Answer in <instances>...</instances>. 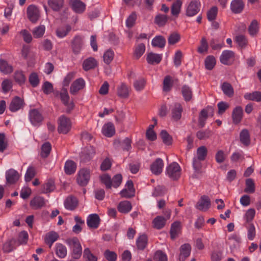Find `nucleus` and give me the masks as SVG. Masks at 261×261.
Instances as JSON below:
<instances>
[{"label": "nucleus", "mask_w": 261, "mask_h": 261, "mask_svg": "<svg viewBox=\"0 0 261 261\" xmlns=\"http://www.w3.org/2000/svg\"><path fill=\"white\" fill-rule=\"evenodd\" d=\"M66 243L72 249V256L74 259H79L82 253V248L79 240L76 237L68 239Z\"/></svg>", "instance_id": "f257e3e1"}, {"label": "nucleus", "mask_w": 261, "mask_h": 261, "mask_svg": "<svg viewBox=\"0 0 261 261\" xmlns=\"http://www.w3.org/2000/svg\"><path fill=\"white\" fill-rule=\"evenodd\" d=\"M166 173L170 178L177 180L181 175L180 167L176 162H173L167 167Z\"/></svg>", "instance_id": "f03ea898"}, {"label": "nucleus", "mask_w": 261, "mask_h": 261, "mask_svg": "<svg viewBox=\"0 0 261 261\" xmlns=\"http://www.w3.org/2000/svg\"><path fill=\"white\" fill-rule=\"evenodd\" d=\"M58 121V132L64 134L68 133L71 128V125L70 119L65 116L62 115L59 117Z\"/></svg>", "instance_id": "7ed1b4c3"}, {"label": "nucleus", "mask_w": 261, "mask_h": 261, "mask_svg": "<svg viewBox=\"0 0 261 261\" xmlns=\"http://www.w3.org/2000/svg\"><path fill=\"white\" fill-rule=\"evenodd\" d=\"M200 3L199 0H193L188 5L186 14L188 17H192L196 15L200 11Z\"/></svg>", "instance_id": "20e7f679"}, {"label": "nucleus", "mask_w": 261, "mask_h": 261, "mask_svg": "<svg viewBox=\"0 0 261 261\" xmlns=\"http://www.w3.org/2000/svg\"><path fill=\"white\" fill-rule=\"evenodd\" d=\"M171 118L175 121L179 120L181 118L183 108L179 103L176 102L170 107Z\"/></svg>", "instance_id": "39448f33"}, {"label": "nucleus", "mask_w": 261, "mask_h": 261, "mask_svg": "<svg viewBox=\"0 0 261 261\" xmlns=\"http://www.w3.org/2000/svg\"><path fill=\"white\" fill-rule=\"evenodd\" d=\"M29 19L32 23H36L40 18V12L38 8L34 5H30L27 10Z\"/></svg>", "instance_id": "423d86ee"}, {"label": "nucleus", "mask_w": 261, "mask_h": 261, "mask_svg": "<svg viewBox=\"0 0 261 261\" xmlns=\"http://www.w3.org/2000/svg\"><path fill=\"white\" fill-rule=\"evenodd\" d=\"M114 146L116 149H122L124 151H128L132 148V140L129 138H125L123 140L115 139L114 141Z\"/></svg>", "instance_id": "0eeeda50"}, {"label": "nucleus", "mask_w": 261, "mask_h": 261, "mask_svg": "<svg viewBox=\"0 0 261 261\" xmlns=\"http://www.w3.org/2000/svg\"><path fill=\"white\" fill-rule=\"evenodd\" d=\"M29 119L33 125H39L43 120V117L40 112L36 109L30 110Z\"/></svg>", "instance_id": "6e6552de"}, {"label": "nucleus", "mask_w": 261, "mask_h": 261, "mask_svg": "<svg viewBox=\"0 0 261 261\" xmlns=\"http://www.w3.org/2000/svg\"><path fill=\"white\" fill-rule=\"evenodd\" d=\"M211 204L210 198L206 195H203L197 202L195 207L199 211L205 212L209 209Z\"/></svg>", "instance_id": "1a4fd4ad"}, {"label": "nucleus", "mask_w": 261, "mask_h": 261, "mask_svg": "<svg viewBox=\"0 0 261 261\" xmlns=\"http://www.w3.org/2000/svg\"><path fill=\"white\" fill-rule=\"evenodd\" d=\"M60 97L62 102L67 107L66 112L70 113L73 109L74 105L73 102L69 103L70 97L66 89H62L60 93Z\"/></svg>", "instance_id": "9d476101"}, {"label": "nucleus", "mask_w": 261, "mask_h": 261, "mask_svg": "<svg viewBox=\"0 0 261 261\" xmlns=\"http://www.w3.org/2000/svg\"><path fill=\"white\" fill-rule=\"evenodd\" d=\"M167 213L168 214L166 216V218H165L163 216H159L153 219L152 224L154 228L157 229H161L165 226L167 220L170 218L171 211H168Z\"/></svg>", "instance_id": "9b49d317"}, {"label": "nucleus", "mask_w": 261, "mask_h": 261, "mask_svg": "<svg viewBox=\"0 0 261 261\" xmlns=\"http://www.w3.org/2000/svg\"><path fill=\"white\" fill-rule=\"evenodd\" d=\"M90 179V172L88 170L83 169L78 174L77 182L81 186H85L87 185Z\"/></svg>", "instance_id": "f8f14e48"}, {"label": "nucleus", "mask_w": 261, "mask_h": 261, "mask_svg": "<svg viewBox=\"0 0 261 261\" xmlns=\"http://www.w3.org/2000/svg\"><path fill=\"white\" fill-rule=\"evenodd\" d=\"M85 86V81L82 78H79L72 83L70 88V92L72 95H76Z\"/></svg>", "instance_id": "ddd939ff"}, {"label": "nucleus", "mask_w": 261, "mask_h": 261, "mask_svg": "<svg viewBox=\"0 0 261 261\" xmlns=\"http://www.w3.org/2000/svg\"><path fill=\"white\" fill-rule=\"evenodd\" d=\"M24 101L18 96H15L11 101L9 109L12 112H15L22 109L24 106Z\"/></svg>", "instance_id": "4468645a"}, {"label": "nucleus", "mask_w": 261, "mask_h": 261, "mask_svg": "<svg viewBox=\"0 0 261 261\" xmlns=\"http://www.w3.org/2000/svg\"><path fill=\"white\" fill-rule=\"evenodd\" d=\"M20 175L18 172L13 169H11L6 173L7 183L10 185L16 183L19 179Z\"/></svg>", "instance_id": "2eb2a0df"}, {"label": "nucleus", "mask_w": 261, "mask_h": 261, "mask_svg": "<svg viewBox=\"0 0 261 261\" xmlns=\"http://www.w3.org/2000/svg\"><path fill=\"white\" fill-rule=\"evenodd\" d=\"M211 111L214 112V109L211 107H207L205 109H202L199 116L198 126L202 128L204 127L205 121L208 117V113Z\"/></svg>", "instance_id": "dca6fc26"}, {"label": "nucleus", "mask_w": 261, "mask_h": 261, "mask_svg": "<svg viewBox=\"0 0 261 261\" xmlns=\"http://www.w3.org/2000/svg\"><path fill=\"white\" fill-rule=\"evenodd\" d=\"M164 167V162L161 158L156 159L150 165V170L155 175L160 174Z\"/></svg>", "instance_id": "f3484780"}, {"label": "nucleus", "mask_w": 261, "mask_h": 261, "mask_svg": "<svg viewBox=\"0 0 261 261\" xmlns=\"http://www.w3.org/2000/svg\"><path fill=\"white\" fill-rule=\"evenodd\" d=\"M70 4L74 12L78 14L83 13L86 9V4L81 0H70Z\"/></svg>", "instance_id": "a211bd4d"}, {"label": "nucleus", "mask_w": 261, "mask_h": 261, "mask_svg": "<svg viewBox=\"0 0 261 261\" xmlns=\"http://www.w3.org/2000/svg\"><path fill=\"white\" fill-rule=\"evenodd\" d=\"M46 200L41 196H36L30 201V206L33 210H38L45 206Z\"/></svg>", "instance_id": "6ab92c4d"}, {"label": "nucleus", "mask_w": 261, "mask_h": 261, "mask_svg": "<svg viewBox=\"0 0 261 261\" xmlns=\"http://www.w3.org/2000/svg\"><path fill=\"white\" fill-rule=\"evenodd\" d=\"M234 57V54L232 51L226 50L222 52L220 60L224 65H229L233 61Z\"/></svg>", "instance_id": "aec40b11"}, {"label": "nucleus", "mask_w": 261, "mask_h": 261, "mask_svg": "<svg viewBox=\"0 0 261 261\" xmlns=\"http://www.w3.org/2000/svg\"><path fill=\"white\" fill-rule=\"evenodd\" d=\"M100 221V218L97 214H91L87 218V225L91 228L96 229L99 226Z\"/></svg>", "instance_id": "412c9836"}, {"label": "nucleus", "mask_w": 261, "mask_h": 261, "mask_svg": "<svg viewBox=\"0 0 261 261\" xmlns=\"http://www.w3.org/2000/svg\"><path fill=\"white\" fill-rule=\"evenodd\" d=\"M83 44V41L82 37L76 36L74 37L71 42V47L75 54H78L80 52Z\"/></svg>", "instance_id": "4be33fe9"}, {"label": "nucleus", "mask_w": 261, "mask_h": 261, "mask_svg": "<svg viewBox=\"0 0 261 261\" xmlns=\"http://www.w3.org/2000/svg\"><path fill=\"white\" fill-rule=\"evenodd\" d=\"M64 204L66 209L73 211L77 206L78 200L75 197L70 195L66 198Z\"/></svg>", "instance_id": "5701e85b"}, {"label": "nucleus", "mask_w": 261, "mask_h": 261, "mask_svg": "<svg viewBox=\"0 0 261 261\" xmlns=\"http://www.w3.org/2000/svg\"><path fill=\"white\" fill-rule=\"evenodd\" d=\"M102 134L107 137H111L115 134V128L112 122H108L103 125L102 128Z\"/></svg>", "instance_id": "b1692460"}, {"label": "nucleus", "mask_w": 261, "mask_h": 261, "mask_svg": "<svg viewBox=\"0 0 261 261\" xmlns=\"http://www.w3.org/2000/svg\"><path fill=\"white\" fill-rule=\"evenodd\" d=\"M130 88L125 83L121 84L118 87L117 89V95L121 98H126L129 96Z\"/></svg>", "instance_id": "393cba45"}, {"label": "nucleus", "mask_w": 261, "mask_h": 261, "mask_svg": "<svg viewBox=\"0 0 261 261\" xmlns=\"http://www.w3.org/2000/svg\"><path fill=\"white\" fill-rule=\"evenodd\" d=\"M243 115V109L240 106L236 107L232 113V118L233 122L235 124L239 123L242 118Z\"/></svg>", "instance_id": "a878e982"}, {"label": "nucleus", "mask_w": 261, "mask_h": 261, "mask_svg": "<svg viewBox=\"0 0 261 261\" xmlns=\"http://www.w3.org/2000/svg\"><path fill=\"white\" fill-rule=\"evenodd\" d=\"M191 247L190 244H185L182 245L180 248V254L179 260L184 261L185 259L190 255Z\"/></svg>", "instance_id": "bb28decb"}, {"label": "nucleus", "mask_w": 261, "mask_h": 261, "mask_svg": "<svg viewBox=\"0 0 261 261\" xmlns=\"http://www.w3.org/2000/svg\"><path fill=\"white\" fill-rule=\"evenodd\" d=\"M64 0H48V6L56 12L60 11L64 7Z\"/></svg>", "instance_id": "cd10ccee"}, {"label": "nucleus", "mask_w": 261, "mask_h": 261, "mask_svg": "<svg viewBox=\"0 0 261 261\" xmlns=\"http://www.w3.org/2000/svg\"><path fill=\"white\" fill-rule=\"evenodd\" d=\"M13 71V66L8 62L4 60L0 59V71L5 74L11 73Z\"/></svg>", "instance_id": "c85d7f7f"}, {"label": "nucleus", "mask_w": 261, "mask_h": 261, "mask_svg": "<svg viewBox=\"0 0 261 261\" xmlns=\"http://www.w3.org/2000/svg\"><path fill=\"white\" fill-rule=\"evenodd\" d=\"M244 7V4L242 0H233L231 3V10L234 13L241 12Z\"/></svg>", "instance_id": "c756f323"}, {"label": "nucleus", "mask_w": 261, "mask_h": 261, "mask_svg": "<svg viewBox=\"0 0 261 261\" xmlns=\"http://www.w3.org/2000/svg\"><path fill=\"white\" fill-rule=\"evenodd\" d=\"M162 59V55L150 53L147 56L146 60L149 64L153 65L160 63Z\"/></svg>", "instance_id": "7c9ffc66"}, {"label": "nucleus", "mask_w": 261, "mask_h": 261, "mask_svg": "<svg viewBox=\"0 0 261 261\" xmlns=\"http://www.w3.org/2000/svg\"><path fill=\"white\" fill-rule=\"evenodd\" d=\"M55 252L58 257L64 258L67 253V248L61 243H57L55 247Z\"/></svg>", "instance_id": "2f4dec72"}, {"label": "nucleus", "mask_w": 261, "mask_h": 261, "mask_svg": "<svg viewBox=\"0 0 261 261\" xmlns=\"http://www.w3.org/2000/svg\"><path fill=\"white\" fill-rule=\"evenodd\" d=\"M59 238L58 234L55 231H51L46 234L44 239L45 243L50 248L53 244Z\"/></svg>", "instance_id": "473e14b6"}, {"label": "nucleus", "mask_w": 261, "mask_h": 261, "mask_svg": "<svg viewBox=\"0 0 261 261\" xmlns=\"http://www.w3.org/2000/svg\"><path fill=\"white\" fill-rule=\"evenodd\" d=\"M97 65V62L93 58L90 57L84 60L83 67L84 70L88 71L94 68Z\"/></svg>", "instance_id": "72a5a7b5"}, {"label": "nucleus", "mask_w": 261, "mask_h": 261, "mask_svg": "<svg viewBox=\"0 0 261 261\" xmlns=\"http://www.w3.org/2000/svg\"><path fill=\"white\" fill-rule=\"evenodd\" d=\"M248 33L252 37L256 36L259 32V24L255 19L253 20L248 28Z\"/></svg>", "instance_id": "f704fd0d"}, {"label": "nucleus", "mask_w": 261, "mask_h": 261, "mask_svg": "<svg viewBox=\"0 0 261 261\" xmlns=\"http://www.w3.org/2000/svg\"><path fill=\"white\" fill-rule=\"evenodd\" d=\"M244 97L247 100L260 102L261 92L256 91L252 93H246L244 94Z\"/></svg>", "instance_id": "c9c22d12"}, {"label": "nucleus", "mask_w": 261, "mask_h": 261, "mask_svg": "<svg viewBox=\"0 0 261 261\" xmlns=\"http://www.w3.org/2000/svg\"><path fill=\"white\" fill-rule=\"evenodd\" d=\"M55 189V184L54 180L49 179L42 186V192L48 193Z\"/></svg>", "instance_id": "e433bc0d"}, {"label": "nucleus", "mask_w": 261, "mask_h": 261, "mask_svg": "<svg viewBox=\"0 0 261 261\" xmlns=\"http://www.w3.org/2000/svg\"><path fill=\"white\" fill-rule=\"evenodd\" d=\"M180 230V223L176 221L174 222L171 227L170 233L171 239L174 240L178 235Z\"/></svg>", "instance_id": "4c0bfd02"}, {"label": "nucleus", "mask_w": 261, "mask_h": 261, "mask_svg": "<svg viewBox=\"0 0 261 261\" xmlns=\"http://www.w3.org/2000/svg\"><path fill=\"white\" fill-rule=\"evenodd\" d=\"M151 44L153 46L163 48L165 46L166 39L162 36H157L152 39Z\"/></svg>", "instance_id": "58836bf2"}, {"label": "nucleus", "mask_w": 261, "mask_h": 261, "mask_svg": "<svg viewBox=\"0 0 261 261\" xmlns=\"http://www.w3.org/2000/svg\"><path fill=\"white\" fill-rule=\"evenodd\" d=\"M17 241L14 239H12L6 241L3 245V249L5 252H10L13 251L15 246H17Z\"/></svg>", "instance_id": "ea45409f"}, {"label": "nucleus", "mask_w": 261, "mask_h": 261, "mask_svg": "<svg viewBox=\"0 0 261 261\" xmlns=\"http://www.w3.org/2000/svg\"><path fill=\"white\" fill-rule=\"evenodd\" d=\"M76 166L75 163L71 160L66 161L64 166L65 172L67 174L71 175L75 172Z\"/></svg>", "instance_id": "a19ab883"}, {"label": "nucleus", "mask_w": 261, "mask_h": 261, "mask_svg": "<svg viewBox=\"0 0 261 261\" xmlns=\"http://www.w3.org/2000/svg\"><path fill=\"white\" fill-rule=\"evenodd\" d=\"M213 132L210 129L200 130L196 133V137L200 140H206L212 136Z\"/></svg>", "instance_id": "79ce46f5"}, {"label": "nucleus", "mask_w": 261, "mask_h": 261, "mask_svg": "<svg viewBox=\"0 0 261 261\" xmlns=\"http://www.w3.org/2000/svg\"><path fill=\"white\" fill-rule=\"evenodd\" d=\"M221 89L224 93L228 97H231L233 95V88L229 83H223L221 86Z\"/></svg>", "instance_id": "37998d69"}, {"label": "nucleus", "mask_w": 261, "mask_h": 261, "mask_svg": "<svg viewBox=\"0 0 261 261\" xmlns=\"http://www.w3.org/2000/svg\"><path fill=\"white\" fill-rule=\"evenodd\" d=\"M45 31V26L44 25H40L33 29L32 33L35 38H40L43 37Z\"/></svg>", "instance_id": "c03bdc74"}, {"label": "nucleus", "mask_w": 261, "mask_h": 261, "mask_svg": "<svg viewBox=\"0 0 261 261\" xmlns=\"http://www.w3.org/2000/svg\"><path fill=\"white\" fill-rule=\"evenodd\" d=\"M181 93L185 101H190L193 96L192 91L190 87L184 85L181 88Z\"/></svg>", "instance_id": "a18cd8bd"}, {"label": "nucleus", "mask_w": 261, "mask_h": 261, "mask_svg": "<svg viewBox=\"0 0 261 261\" xmlns=\"http://www.w3.org/2000/svg\"><path fill=\"white\" fill-rule=\"evenodd\" d=\"M168 18L166 15L158 14L154 18V23L159 27H163L168 21Z\"/></svg>", "instance_id": "49530a36"}, {"label": "nucleus", "mask_w": 261, "mask_h": 261, "mask_svg": "<svg viewBox=\"0 0 261 261\" xmlns=\"http://www.w3.org/2000/svg\"><path fill=\"white\" fill-rule=\"evenodd\" d=\"M132 209L131 203L128 201H124L120 202L118 206V210L120 213H127Z\"/></svg>", "instance_id": "de8ad7c7"}, {"label": "nucleus", "mask_w": 261, "mask_h": 261, "mask_svg": "<svg viewBox=\"0 0 261 261\" xmlns=\"http://www.w3.org/2000/svg\"><path fill=\"white\" fill-rule=\"evenodd\" d=\"M51 145L48 142L44 143L41 146L40 155L42 158H46L50 154Z\"/></svg>", "instance_id": "09e8293b"}, {"label": "nucleus", "mask_w": 261, "mask_h": 261, "mask_svg": "<svg viewBox=\"0 0 261 261\" xmlns=\"http://www.w3.org/2000/svg\"><path fill=\"white\" fill-rule=\"evenodd\" d=\"M71 30V28L69 25H66L58 28L56 30V34L58 37L63 38L68 34Z\"/></svg>", "instance_id": "8fccbe9b"}, {"label": "nucleus", "mask_w": 261, "mask_h": 261, "mask_svg": "<svg viewBox=\"0 0 261 261\" xmlns=\"http://www.w3.org/2000/svg\"><path fill=\"white\" fill-rule=\"evenodd\" d=\"M182 5L180 0H176L171 6V13L173 16L177 17L179 14Z\"/></svg>", "instance_id": "3c124183"}, {"label": "nucleus", "mask_w": 261, "mask_h": 261, "mask_svg": "<svg viewBox=\"0 0 261 261\" xmlns=\"http://www.w3.org/2000/svg\"><path fill=\"white\" fill-rule=\"evenodd\" d=\"M240 141L245 145H248L250 144V135L249 132L246 129H243L240 135Z\"/></svg>", "instance_id": "603ef678"}, {"label": "nucleus", "mask_w": 261, "mask_h": 261, "mask_svg": "<svg viewBox=\"0 0 261 261\" xmlns=\"http://www.w3.org/2000/svg\"><path fill=\"white\" fill-rule=\"evenodd\" d=\"M137 246L139 249L143 250L147 243V238L145 234L140 236L137 240Z\"/></svg>", "instance_id": "864d4df0"}, {"label": "nucleus", "mask_w": 261, "mask_h": 261, "mask_svg": "<svg viewBox=\"0 0 261 261\" xmlns=\"http://www.w3.org/2000/svg\"><path fill=\"white\" fill-rule=\"evenodd\" d=\"M145 50V46L143 43L139 44L136 47L134 57L136 59H139L142 55L144 53Z\"/></svg>", "instance_id": "5fc2aeb1"}, {"label": "nucleus", "mask_w": 261, "mask_h": 261, "mask_svg": "<svg viewBox=\"0 0 261 261\" xmlns=\"http://www.w3.org/2000/svg\"><path fill=\"white\" fill-rule=\"evenodd\" d=\"M28 234L27 231H21L18 234V240H16L17 242L16 243L17 246L26 244L28 240Z\"/></svg>", "instance_id": "6e6d98bb"}, {"label": "nucleus", "mask_w": 261, "mask_h": 261, "mask_svg": "<svg viewBox=\"0 0 261 261\" xmlns=\"http://www.w3.org/2000/svg\"><path fill=\"white\" fill-rule=\"evenodd\" d=\"M216 59L213 56H207L205 60V66L207 70H212L216 65Z\"/></svg>", "instance_id": "4d7b16f0"}, {"label": "nucleus", "mask_w": 261, "mask_h": 261, "mask_svg": "<svg viewBox=\"0 0 261 261\" xmlns=\"http://www.w3.org/2000/svg\"><path fill=\"white\" fill-rule=\"evenodd\" d=\"M14 78L15 82L20 85L24 84L26 80L25 75L21 71H15L14 74Z\"/></svg>", "instance_id": "13d9d810"}, {"label": "nucleus", "mask_w": 261, "mask_h": 261, "mask_svg": "<svg viewBox=\"0 0 261 261\" xmlns=\"http://www.w3.org/2000/svg\"><path fill=\"white\" fill-rule=\"evenodd\" d=\"M246 188L244 191L246 193H253L255 192V184L251 178H248L246 180Z\"/></svg>", "instance_id": "bf43d9fd"}, {"label": "nucleus", "mask_w": 261, "mask_h": 261, "mask_svg": "<svg viewBox=\"0 0 261 261\" xmlns=\"http://www.w3.org/2000/svg\"><path fill=\"white\" fill-rule=\"evenodd\" d=\"M160 136L164 144L170 145L172 144V138L165 130H162L160 133Z\"/></svg>", "instance_id": "052dcab7"}, {"label": "nucleus", "mask_w": 261, "mask_h": 261, "mask_svg": "<svg viewBox=\"0 0 261 261\" xmlns=\"http://www.w3.org/2000/svg\"><path fill=\"white\" fill-rule=\"evenodd\" d=\"M83 257L85 261H97V258L92 254L89 248H85L84 250Z\"/></svg>", "instance_id": "680f3d73"}, {"label": "nucleus", "mask_w": 261, "mask_h": 261, "mask_svg": "<svg viewBox=\"0 0 261 261\" xmlns=\"http://www.w3.org/2000/svg\"><path fill=\"white\" fill-rule=\"evenodd\" d=\"M196 153V158L204 161L205 159L207 154V150L206 147L204 146H201L198 147L197 149Z\"/></svg>", "instance_id": "e2e57ef3"}, {"label": "nucleus", "mask_w": 261, "mask_h": 261, "mask_svg": "<svg viewBox=\"0 0 261 261\" xmlns=\"http://www.w3.org/2000/svg\"><path fill=\"white\" fill-rule=\"evenodd\" d=\"M180 39V35L176 32L171 33L168 37V42L170 45H173L177 43Z\"/></svg>", "instance_id": "0e129e2a"}, {"label": "nucleus", "mask_w": 261, "mask_h": 261, "mask_svg": "<svg viewBox=\"0 0 261 261\" xmlns=\"http://www.w3.org/2000/svg\"><path fill=\"white\" fill-rule=\"evenodd\" d=\"M29 81L33 87H37L40 82L38 74L35 72H33L30 75Z\"/></svg>", "instance_id": "69168bd1"}, {"label": "nucleus", "mask_w": 261, "mask_h": 261, "mask_svg": "<svg viewBox=\"0 0 261 261\" xmlns=\"http://www.w3.org/2000/svg\"><path fill=\"white\" fill-rule=\"evenodd\" d=\"M153 259L154 261H168L167 255L161 250L155 252Z\"/></svg>", "instance_id": "338daca9"}, {"label": "nucleus", "mask_w": 261, "mask_h": 261, "mask_svg": "<svg viewBox=\"0 0 261 261\" xmlns=\"http://www.w3.org/2000/svg\"><path fill=\"white\" fill-rule=\"evenodd\" d=\"M114 53L111 49L107 50L103 56V61L107 64H109L114 59Z\"/></svg>", "instance_id": "774afa93"}]
</instances>
